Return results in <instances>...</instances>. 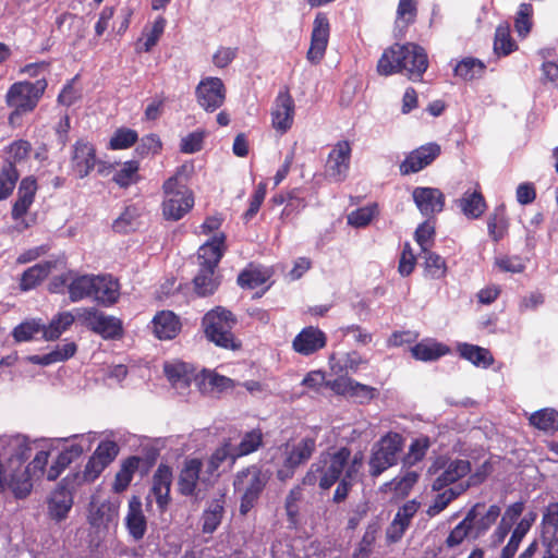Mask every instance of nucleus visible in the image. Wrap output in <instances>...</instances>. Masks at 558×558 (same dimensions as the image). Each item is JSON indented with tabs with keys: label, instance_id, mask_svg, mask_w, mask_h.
I'll return each instance as SVG.
<instances>
[{
	"label": "nucleus",
	"instance_id": "obj_9",
	"mask_svg": "<svg viewBox=\"0 0 558 558\" xmlns=\"http://www.w3.org/2000/svg\"><path fill=\"white\" fill-rule=\"evenodd\" d=\"M315 449L316 440L313 437H305L291 448L287 446L286 458L277 470V478L284 482L293 477L295 470L311 459Z\"/></svg>",
	"mask_w": 558,
	"mask_h": 558
},
{
	"label": "nucleus",
	"instance_id": "obj_45",
	"mask_svg": "<svg viewBox=\"0 0 558 558\" xmlns=\"http://www.w3.org/2000/svg\"><path fill=\"white\" fill-rule=\"evenodd\" d=\"M140 163L136 160L125 161L120 170L112 178V181L120 187L126 189L140 180Z\"/></svg>",
	"mask_w": 558,
	"mask_h": 558
},
{
	"label": "nucleus",
	"instance_id": "obj_49",
	"mask_svg": "<svg viewBox=\"0 0 558 558\" xmlns=\"http://www.w3.org/2000/svg\"><path fill=\"white\" fill-rule=\"evenodd\" d=\"M538 53L544 59L542 64L543 80L551 87L558 88V62L549 60L554 56V50L550 48L542 49Z\"/></svg>",
	"mask_w": 558,
	"mask_h": 558
},
{
	"label": "nucleus",
	"instance_id": "obj_31",
	"mask_svg": "<svg viewBox=\"0 0 558 558\" xmlns=\"http://www.w3.org/2000/svg\"><path fill=\"white\" fill-rule=\"evenodd\" d=\"M163 372L172 386L177 388H187L192 379L195 377L194 369L186 363H166Z\"/></svg>",
	"mask_w": 558,
	"mask_h": 558
},
{
	"label": "nucleus",
	"instance_id": "obj_4",
	"mask_svg": "<svg viewBox=\"0 0 558 558\" xmlns=\"http://www.w3.org/2000/svg\"><path fill=\"white\" fill-rule=\"evenodd\" d=\"M175 179H167L162 184V215L166 220L178 221L194 206V195L189 186H175Z\"/></svg>",
	"mask_w": 558,
	"mask_h": 558
},
{
	"label": "nucleus",
	"instance_id": "obj_53",
	"mask_svg": "<svg viewBox=\"0 0 558 558\" xmlns=\"http://www.w3.org/2000/svg\"><path fill=\"white\" fill-rule=\"evenodd\" d=\"M417 480L418 474L415 471H408L402 477H395L392 481L385 483L381 490L386 492L389 488L407 495Z\"/></svg>",
	"mask_w": 558,
	"mask_h": 558
},
{
	"label": "nucleus",
	"instance_id": "obj_52",
	"mask_svg": "<svg viewBox=\"0 0 558 558\" xmlns=\"http://www.w3.org/2000/svg\"><path fill=\"white\" fill-rule=\"evenodd\" d=\"M138 140L137 132L128 128L118 129L110 138L111 149H126L133 146Z\"/></svg>",
	"mask_w": 558,
	"mask_h": 558
},
{
	"label": "nucleus",
	"instance_id": "obj_1",
	"mask_svg": "<svg viewBox=\"0 0 558 558\" xmlns=\"http://www.w3.org/2000/svg\"><path fill=\"white\" fill-rule=\"evenodd\" d=\"M428 68V57L425 49L417 44H395L384 50L377 63V72L389 76L405 71L409 80L421 82Z\"/></svg>",
	"mask_w": 558,
	"mask_h": 558
},
{
	"label": "nucleus",
	"instance_id": "obj_50",
	"mask_svg": "<svg viewBox=\"0 0 558 558\" xmlns=\"http://www.w3.org/2000/svg\"><path fill=\"white\" fill-rule=\"evenodd\" d=\"M138 217L137 209L134 206H128L120 214V216L114 219L112 223L113 231L118 233H129L136 229V219Z\"/></svg>",
	"mask_w": 558,
	"mask_h": 558
},
{
	"label": "nucleus",
	"instance_id": "obj_3",
	"mask_svg": "<svg viewBox=\"0 0 558 558\" xmlns=\"http://www.w3.org/2000/svg\"><path fill=\"white\" fill-rule=\"evenodd\" d=\"M269 480L270 473L257 464H252L235 474L233 487L234 492L241 495L239 511L242 515H246L256 506Z\"/></svg>",
	"mask_w": 558,
	"mask_h": 558
},
{
	"label": "nucleus",
	"instance_id": "obj_17",
	"mask_svg": "<svg viewBox=\"0 0 558 558\" xmlns=\"http://www.w3.org/2000/svg\"><path fill=\"white\" fill-rule=\"evenodd\" d=\"M226 250V234L222 232L215 234L198 247L196 254L198 267L217 270Z\"/></svg>",
	"mask_w": 558,
	"mask_h": 558
},
{
	"label": "nucleus",
	"instance_id": "obj_57",
	"mask_svg": "<svg viewBox=\"0 0 558 558\" xmlns=\"http://www.w3.org/2000/svg\"><path fill=\"white\" fill-rule=\"evenodd\" d=\"M32 146L28 141L25 140H19L14 141L9 146V157L4 161V163H12L14 167L17 162H21L25 159H27L29 153H31Z\"/></svg>",
	"mask_w": 558,
	"mask_h": 558
},
{
	"label": "nucleus",
	"instance_id": "obj_55",
	"mask_svg": "<svg viewBox=\"0 0 558 558\" xmlns=\"http://www.w3.org/2000/svg\"><path fill=\"white\" fill-rule=\"evenodd\" d=\"M120 448L118 444L113 440H101L93 456L100 461L104 462L105 465L109 466L119 454Z\"/></svg>",
	"mask_w": 558,
	"mask_h": 558
},
{
	"label": "nucleus",
	"instance_id": "obj_62",
	"mask_svg": "<svg viewBox=\"0 0 558 558\" xmlns=\"http://www.w3.org/2000/svg\"><path fill=\"white\" fill-rule=\"evenodd\" d=\"M266 196V183H258L252 198L250 201V206L247 210L243 214V220L248 222L253 219V217L258 213L264 199Z\"/></svg>",
	"mask_w": 558,
	"mask_h": 558
},
{
	"label": "nucleus",
	"instance_id": "obj_23",
	"mask_svg": "<svg viewBox=\"0 0 558 558\" xmlns=\"http://www.w3.org/2000/svg\"><path fill=\"white\" fill-rule=\"evenodd\" d=\"M202 461L199 459H189L180 471L178 477V492L185 497L196 495V487L202 471Z\"/></svg>",
	"mask_w": 558,
	"mask_h": 558
},
{
	"label": "nucleus",
	"instance_id": "obj_48",
	"mask_svg": "<svg viewBox=\"0 0 558 558\" xmlns=\"http://www.w3.org/2000/svg\"><path fill=\"white\" fill-rule=\"evenodd\" d=\"M422 253L426 274L433 279L445 277L447 270L445 259L429 250H425Z\"/></svg>",
	"mask_w": 558,
	"mask_h": 558
},
{
	"label": "nucleus",
	"instance_id": "obj_59",
	"mask_svg": "<svg viewBox=\"0 0 558 558\" xmlns=\"http://www.w3.org/2000/svg\"><path fill=\"white\" fill-rule=\"evenodd\" d=\"M162 144L157 134H148L141 138L136 146V154L141 157H146L149 154L156 155L161 150Z\"/></svg>",
	"mask_w": 558,
	"mask_h": 558
},
{
	"label": "nucleus",
	"instance_id": "obj_14",
	"mask_svg": "<svg viewBox=\"0 0 558 558\" xmlns=\"http://www.w3.org/2000/svg\"><path fill=\"white\" fill-rule=\"evenodd\" d=\"M441 153L440 145L427 143L412 150L400 165L403 175L416 173L429 166Z\"/></svg>",
	"mask_w": 558,
	"mask_h": 558
},
{
	"label": "nucleus",
	"instance_id": "obj_33",
	"mask_svg": "<svg viewBox=\"0 0 558 558\" xmlns=\"http://www.w3.org/2000/svg\"><path fill=\"white\" fill-rule=\"evenodd\" d=\"M32 448L25 438L16 437L9 445V458L5 464L16 472H23V464L28 460Z\"/></svg>",
	"mask_w": 558,
	"mask_h": 558
},
{
	"label": "nucleus",
	"instance_id": "obj_36",
	"mask_svg": "<svg viewBox=\"0 0 558 558\" xmlns=\"http://www.w3.org/2000/svg\"><path fill=\"white\" fill-rule=\"evenodd\" d=\"M225 513V495L214 499L202 515L203 532L214 533L220 525Z\"/></svg>",
	"mask_w": 558,
	"mask_h": 558
},
{
	"label": "nucleus",
	"instance_id": "obj_44",
	"mask_svg": "<svg viewBox=\"0 0 558 558\" xmlns=\"http://www.w3.org/2000/svg\"><path fill=\"white\" fill-rule=\"evenodd\" d=\"M108 468L104 462L98 461L95 456H90L83 472H74L69 475H76L75 484L81 486L85 483H93L95 480L99 477V475L104 472V470Z\"/></svg>",
	"mask_w": 558,
	"mask_h": 558
},
{
	"label": "nucleus",
	"instance_id": "obj_27",
	"mask_svg": "<svg viewBox=\"0 0 558 558\" xmlns=\"http://www.w3.org/2000/svg\"><path fill=\"white\" fill-rule=\"evenodd\" d=\"M471 471V463L469 460L456 459L451 461L445 471L435 478L433 483V490H441L448 485L457 482L465 476Z\"/></svg>",
	"mask_w": 558,
	"mask_h": 558
},
{
	"label": "nucleus",
	"instance_id": "obj_29",
	"mask_svg": "<svg viewBox=\"0 0 558 558\" xmlns=\"http://www.w3.org/2000/svg\"><path fill=\"white\" fill-rule=\"evenodd\" d=\"M142 463H144V459L138 456H130L124 459L114 476L112 490L117 494H121L126 490L135 472L140 470Z\"/></svg>",
	"mask_w": 558,
	"mask_h": 558
},
{
	"label": "nucleus",
	"instance_id": "obj_41",
	"mask_svg": "<svg viewBox=\"0 0 558 558\" xmlns=\"http://www.w3.org/2000/svg\"><path fill=\"white\" fill-rule=\"evenodd\" d=\"M263 445V433L259 428L246 432L240 444L233 447V461L255 452Z\"/></svg>",
	"mask_w": 558,
	"mask_h": 558
},
{
	"label": "nucleus",
	"instance_id": "obj_24",
	"mask_svg": "<svg viewBox=\"0 0 558 558\" xmlns=\"http://www.w3.org/2000/svg\"><path fill=\"white\" fill-rule=\"evenodd\" d=\"M119 507L118 500H106L97 507H94V504L90 502L88 523L96 529H108L109 524L117 522Z\"/></svg>",
	"mask_w": 558,
	"mask_h": 558
},
{
	"label": "nucleus",
	"instance_id": "obj_32",
	"mask_svg": "<svg viewBox=\"0 0 558 558\" xmlns=\"http://www.w3.org/2000/svg\"><path fill=\"white\" fill-rule=\"evenodd\" d=\"M95 280V275H80L72 277L68 286L70 300L72 302H78L83 299L92 298L96 288Z\"/></svg>",
	"mask_w": 558,
	"mask_h": 558
},
{
	"label": "nucleus",
	"instance_id": "obj_54",
	"mask_svg": "<svg viewBox=\"0 0 558 558\" xmlns=\"http://www.w3.org/2000/svg\"><path fill=\"white\" fill-rule=\"evenodd\" d=\"M45 326L39 322L32 319L26 320L17 325L13 331L12 336L16 342L29 341L33 339L34 335L43 331Z\"/></svg>",
	"mask_w": 558,
	"mask_h": 558
},
{
	"label": "nucleus",
	"instance_id": "obj_13",
	"mask_svg": "<svg viewBox=\"0 0 558 558\" xmlns=\"http://www.w3.org/2000/svg\"><path fill=\"white\" fill-rule=\"evenodd\" d=\"M294 111L295 105L289 89L280 90L271 110L272 128L281 134L290 130L293 124Z\"/></svg>",
	"mask_w": 558,
	"mask_h": 558
},
{
	"label": "nucleus",
	"instance_id": "obj_18",
	"mask_svg": "<svg viewBox=\"0 0 558 558\" xmlns=\"http://www.w3.org/2000/svg\"><path fill=\"white\" fill-rule=\"evenodd\" d=\"M172 469L160 463L153 475L151 494L155 496L156 504L161 512H165L171 501L170 489L172 484Z\"/></svg>",
	"mask_w": 558,
	"mask_h": 558
},
{
	"label": "nucleus",
	"instance_id": "obj_43",
	"mask_svg": "<svg viewBox=\"0 0 558 558\" xmlns=\"http://www.w3.org/2000/svg\"><path fill=\"white\" fill-rule=\"evenodd\" d=\"M517 49L515 41L511 38L509 24H500L496 28L494 51L498 56H508Z\"/></svg>",
	"mask_w": 558,
	"mask_h": 558
},
{
	"label": "nucleus",
	"instance_id": "obj_63",
	"mask_svg": "<svg viewBox=\"0 0 558 558\" xmlns=\"http://www.w3.org/2000/svg\"><path fill=\"white\" fill-rule=\"evenodd\" d=\"M102 312L96 307H82L76 310V320L90 331L95 330L98 319L102 316Z\"/></svg>",
	"mask_w": 558,
	"mask_h": 558
},
{
	"label": "nucleus",
	"instance_id": "obj_10",
	"mask_svg": "<svg viewBox=\"0 0 558 558\" xmlns=\"http://www.w3.org/2000/svg\"><path fill=\"white\" fill-rule=\"evenodd\" d=\"M226 87L219 77H206L202 80L195 89L197 104L207 112H214L226 100Z\"/></svg>",
	"mask_w": 558,
	"mask_h": 558
},
{
	"label": "nucleus",
	"instance_id": "obj_6",
	"mask_svg": "<svg viewBox=\"0 0 558 558\" xmlns=\"http://www.w3.org/2000/svg\"><path fill=\"white\" fill-rule=\"evenodd\" d=\"M45 78L36 82H16L12 84L5 95V102L11 108H17L24 112H32L47 88Z\"/></svg>",
	"mask_w": 558,
	"mask_h": 558
},
{
	"label": "nucleus",
	"instance_id": "obj_21",
	"mask_svg": "<svg viewBox=\"0 0 558 558\" xmlns=\"http://www.w3.org/2000/svg\"><path fill=\"white\" fill-rule=\"evenodd\" d=\"M125 526L134 541H141L147 531V520L142 509V500L138 496H132L129 500V510L125 517Z\"/></svg>",
	"mask_w": 558,
	"mask_h": 558
},
{
	"label": "nucleus",
	"instance_id": "obj_16",
	"mask_svg": "<svg viewBox=\"0 0 558 558\" xmlns=\"http://www.w3.org/2000/svg\"><path fill=\"white\" fill-rule=\"evenodd\" d=\"M412 197L423 216L432 217L444 210L445 195L437 187L417 186L413 190Z\"/></svg>",
	"mask_w": 558,
	"mask_h": 558
},
{
	"label": "nucleus",
	"instance_id": "obj_15",
	"mask_svg": "<svg viewBox=\"0 0 558 558\" xmlns=\"http://www.w3.org/2000/svg\"><path fill=\"white\" fill-rule=\"evenodd\" d=\"M351 146L349 141H339L329 153L326 173L332 180L340 182L347 177L350 166Z\"/></svg>",
	"mask_w": 558,
	"mask_h": 558
},
{
	"label": "nucleus",
	"instance_id": "obj_51",
	"mask_svg": "<svg viewBox=\"0 0 558 558\" xmlns=\"http://www.w3.org/2000/svg\"><path fill=\"white\" fill-rule=\"evenodd\" d=\"M378 214L376 203L365 207L357 208L348 215V223L355 228H363L369 225L372 219Z\"/></svg>",
	"mask_w": 558,
	"mask_h": 558
},
{
	"label": "nucleus",
	"instance_id": "obj_61",
	"mask_svg": "<svg viewBox=\"0 0 558 558\" xmlns=\"http://www.w3.org/2000/svg\"><path fill=\"white\" fill-rule=\"evenodd\" d=\"M377 393L378 391L376 388L353 380L350 398L355 402L364 404L372 401L377 396Z\"/></svg>",
	"mask_w": 558,
	"mask_h": 558
},
{
	"label": "nucleus",
	"instance_id": "obj_37",
	"mask_svg": "<svg viewBox=\"0 0 558 558\" xmlns=\"http://www.w3.org/2000/svg\"><path fill=\"white\" fill-rule=\"evenodd\" d=\"M76 319V314L62 312L56 315L50 324L44 329V339L47 341L57 340L65 330H68Z\"/></svg>",
	"mask_w": 558,
	"mask_h": 558
},
{
	"label": "nucleus",
	"instance_id": "obj_26",
	"mask_svg": "<svg viewBox=\"0 0 558 558\" xmlns=\"http://www.w3.org/2000/svg\"><path fill=\"white\" fill-rule=\"evenodd\" d=\"M193 291L199 298L213 295L220 286V276L216 269L198 267L193 280Z\"/></svg>",
	"mask_w": 558,
	"mask_h": 558
},
{
	"label": "nucleus",
	"instance_id": "obj_22",
	"mask_svg": "<svg viewBox=\"0 0 558 558\" xmlns=\"http://www.w3.org/2000/svg\"><path fill=\"white\" fill-rule=\"evenodd\" d=\"M96 165V150L92 144L77 141L74 145L72 167L77 175L83 179L89 174Z\"/></svg>",
	"mask_w": 558,
	"mask_h": 558
},
{
	"label": "nucleus",
	"instance_id": "obj_7",
	"mask_svg": "<svg viewBox=\"0 0 558 558\" xmlns=\"http://www.w3.org/2000/svg\"><path fill=\"white\" fill-rule=\"evenodd\" d=\"M76 475H66L63 477L48 498V514L56 522L65 520L73 507V498L76 487Z\"/></svg>",
	"mask_w": 558,
	"mask_h": 558
},
{
	"label": "nucleus",
	"instance_id": "obj_2",
	"mask_svg": "<svg viewBox=\"0 0 558 558\" xmlns=\"http://www.w3.org/2000/svg\"><path fill=\"white\" fill-rule=\"evenodd\" d=\"M236 324L235 315L223 306H216L202 318V327L206 338L217 347L232 351L242 347L241 341L232 332Z\"/></svg>",
	"mask_w": 558,
	"mask_h": 558
},
{
	"label": "nucleus",
	"instance_id": "obj_46",
	"mask_svg": "<svg viewBox=\"0 0 558 558\" xmlns=\"http://www.w3.org/2000/svg\"><path fill=\"white\" fill-rule=\"evenodd\" d=\"M20 173L12 163H3L0 172V201L8 198L13 192Z\"/></svg>",
	"mask_w": 558,
	"mask_h": 558
},
{
	"label": "nucleus",
	"instance_id": "obj_25",
	"mask_svg": "<svg viewBox=\"0 0 558 558\" xmlns=\"http://www.w3.org/2000/svg\"><path fill=\"white\" fill-rule=\"evenodd\" d=\"M59 259L45 260L27 268L21 277L20 289L28 291L36 288L43 280H45L53 268H57Z\"/></svg>",
	"mask_w": 558,
	"mask_h": 558
},
{
	"label": "nucleus",
	"instance_id": "obj_19",
	"mask_svg": "<svg viewBox=\"0 0 558 558\" xmlns=\"http://www.w3.org/2000/svg\"><path fill=\"white\" fill-rule=\"evenodd\" d=\"M274 206L284 204L280 218L283 221L294 219L306 206L307 202L300 187L274 195L269 201Z\"/></svg>",
	"mask_w": 558,
	"mask_h": 558
},
{
	"label": "nucleus",
	"instance_id": "obj_20",
	"mask_svg": "<svg viewBox=\"0 0 558 558\" xmlns=\"http://www.w3.org/2000/svg\"><path fill=\"white\" fill-rule=\"evenodd\" d=\"M326 335L317 327H305L294 338L292 347L295 352L311 355L326 345Z\"/></svg>",
	"mask_w": 558,
	"mask_h": 558
},
{
	"label": "nucleus",
	"instance_id": "obj_5",
	"mask_svg": "<svg viewBox=\"0 0 558 558\" xmlns=\"http://www.w3.org/2000/svg\"><path fill=\"white\" fill-rule=\"evenodd\" d=\"M403 438L398 433H388L373 447L369 458V474L373 477L379 476L390 466L397 464L398 454L402 450Z\"/></svg>",
	"mask_w": 558,
	"mask_h": 558
},
{
	"label": "nucleus",
	"instance_id": "obj_42",
	"mask_svg": "<svg viewBox=\"0 0 558 558\" xmlns=\"http://www.w3.org/2000/svg\"><path fill=\"white\" fill-rule=\"evenodd\" d=\"M530 423L539 430L553 434L558 429V412L554 409H542L530 416Z\"/></svg>",
	"mask_w": 558,
	"mask_h": 558
},
{
	"label": "nucleus",
	"instance_id": "obj_60",
	"mask_svg": "<svg viewBox=\"0 0 558 558\" xmlns=\"http://www.w3.org/2000/svg\"><path fill=\"white\" fill-rule=\"evenodd\" d=\"M204 138V131L192 132L181 140L180 150L184 154H195L203 149Z\"/></svg>",
	"mask_w": 558,
	"mask_h": 558
},
{
	"label": "nucleus",
	"instance_id": "obj_35",
	"mask_svg": "<svg viewBox=\"0 0 558 558\" xmlns=\"http://www.w3.org/2000/svg\"><path fill=\"white\" fill-rule=\"evenodd\" d=\"M458 203L463 215L470 219H476L481 217L486 209L485 198L478 191L464 192Z\"/></svg>",
	"mask_w": 558,
	"mask_h": 558
},
{
	"label": "nucleus",
	"instance_id": "obj_56",
	"mask_svg": "<svg viewBox=\"0 0 558 558\" xmlns=\"http://www.w3.org/2000/svg\"><path fill=\"white\" fill-rule=\"evenodd\" d=\"M429 445V439L427 437L413 440L408 456L403 459L404 465L412 466L423 460Z\"/></svg>",
	"mask_w": 558,
	"mask_h": 558
},
{
	"label": "nucleus",
	"instance_id": "obj_34",
	"mask_svg": "<svg viewBox=\"0 0 558 558\" xmlns=\"http://www.w3.org/2000/svg\"><path fill=\"white\" fill-rule=\"evenodd\" d=\"M458 352L461 357L477 367L487 368L494 363V356L490 351L475 344L460 343L458 345Z\"/></svg>",
	"mask_w": 558,
	"mask_h": 558
},
{
	"label": "nucleus",
	"instance_id": "obj_47",
	"mask_svg": "<svg viewBox=\"0 0 558 558\" xmlns=\"http://www.w3.org/2000/svg\"><path fill=\"white\" fill-rule=\"evenodd\" d=\"M379 532L378 523H371L367 525L361 542L355 548L352 558H368L372 554L373 545Z\"/></svg>",
	"mask_w": 558,
	"mask_h": 558
},
{
	"label": "nucleus",
	"instance_id": "obj_64",
	"mask_svg": "<svg viewBox=\"0 0 558 558\" xmlns=\"http://www.w3.org/2000/svg\"><path fill=\"white\" fill-rule=\"evenodd\" d=\"M420 508V504L416 500L407 501L401 508H399L396 513L393 520L396 524H402L405 527H409L411 523V519L415 515Z\"/></svg>",
	"mask_w": 558,
	"mask_h": 558
},
{
	"label": "nucleus",
	"instance_id": "obj_8",
	"mask_svg": "<svg viewBox=\"0 0 558 558\" xmlns=\"http://www.w3.org/2000/svg\"><path fill=\"white\" fill-rule=\"evenodd\" d=\"M351 457V450L348 447H341L335 452H322L317 459L322 469L319 487L324 490L333 486L341 477L348 461Z\"/></svg>",
	"mask_w": 558,
	"mask_h": 558
},
{
	"label": "nucleus",
	"instance_id": "obj_11",
	"mask_svg": "<svg viewBox=\"0 0 558 558\" xmlns=\"http://www.w3.org/2000/svg\"><path fill=\"white\" fill-rule=\"evenodd\" d=\"M330 25L325 13H317L311 35V45L306 53V59L312 64H318L325 56L329 39Z\"/></svg>",
	"mask_w": 558,
	"mask_h": 558
},
{
	"label": "nucleus",
	"instance_id": "obj_28",
	"mask_svg": "<svg viewBox=\"0 0 558 558\" xmlns=\"http://www.w3.org/2000/svg\"><path fill=\"white\" fill-rule=\"evenodd\" d=\"M96 288L93 298L98 304L104 306H111L116 304L120 296V286L118 280L111 277L96 276Z\"/></svg>",
	"mask_w": 558,
	"mask_h": 558
},
{
	"label": "nucleus",
	"instance_id": "obj_40",
	"mask_svg": "<svg viewBox=\"0 0 558 558\" xmlns=\"http://www.w3.org/2000/svg\"><path fill=\"white\" fill-rule=\"evenodd\" d=\"M101 336L105 340H116L123 336V325L120 318L102 314L93 331Z\"/></svg>",
	"mask_w": 558,
	"mask_h": 558
},
{
	"label": "nucleus",
	"instance_id": "obj_38",
	"mask_svg": "<svg viewBox=\"0 0 558 558\" xmlns=\"http://www.w3.org/2000/svg\"><path fill=\"white\" fill-rule=\"evenodd\" d=\"M486 65L476 58L466 57L459 61L454 66V75L464 81L481 78L485 73Z\"/></svg>",
	"mask_w": 558,
	"mask_h": 558
},
{
	"label": "nucleus",
	"instance_id": "obj_12",
	"mask_svg": "<svg viewBox=\"0 0 558 558\" xmlns=\"http://www.w3.org/2000/svg\"><path fill=\"white\" fill-rule=\"evenodd\" d=\"M7 487L11 489L15 498H26L33 489L32 475L28 474V470L23 472L13 470L12 472L5 463L0 461V494Z\"/></svg>",
	"mask_w": 558,
	"mask_h": 558
},
{
	"label": "nucleus",
	"instance_id": "obj_30",
	"mask_svg": "<svg viewBox=\"0 0 558 558\" xmlns=\"http://www.w3.org/2000/svg\"><path fill=\"white\" fill-rule=\"evenodd\" d=\"M153 324L156 337L163 340L175 338L181 328L178 316L170 311L158 313L154 317Z\"/></svg>",
	"mask_w": 558,
	"mask_h": 558
},
{
	"label": "nucleus",
	"instance_id": "obj_39",
	"mask_svg": "<svg viewBox=\"0 0 558 558\" xmlns=\"http://www.w3.org/2000/svg\"><path fill=\"white\" fill-rule=\"evenodd\" d=\"M413 357L420 361H435L449 352V348L438 342H418L411 348Z\"/></svg>",
	"mask_w": 558,
	"mask_h": 558
},
{
	"label": "nucleus",
	"instance_id": "obj_58",
	"mask_svg": "<svg viewBox=\"0 0 558 558\" xmlns=\"http://www.w3.org/2000/svg\"><path fill=\"white\" fill-rule=\"evenodd\" d=\"M267 278L258 269H244L238 276V284L243 289H256L264 284Z\"/></svg>",
	"mask_w": 558,
	"mask_h": 558
}]
</instances>
